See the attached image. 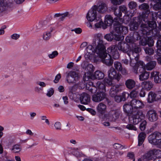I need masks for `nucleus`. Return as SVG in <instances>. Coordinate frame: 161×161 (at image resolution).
<instances>
[{
  "label": "nucleus",
  "instance_id": "48",
  "mask_svg": "<svg viewBox=\"0 0 161 161\" xmlns=\"http://www.w3.org/2000/svg\"><path fill=\"white\" fill-rule=\"evenodd\" d=\"M153 8L155 10H158L161 9V2L157 3L153 6Z\"/></svg>",
  "mask_w": 161,
  "mask_h": 161
},
{
  "label": "nucleus",
  "instance_id": "20",
  "mask_svg": "<svg viewBox=\"0 0 161 161\" xmlns=\"http://www.w3.org/2000/svg\"><path fill=\"white\" fill-rule=\"evenodd\" d=\"M139 71L141 73L139 75V79L140 80H145L149 78L150 72L147 71L144 68H140Z\"/></svg>",
  "mask_w": 161,
  "mask_h": 161
},
{
  "label": "nucleus",
  "instance_id": "44",
  "mask_svg": "<svg viewBox=\"0 0 161 161\" xmlns=\"http://www.w3.org/2000/svg\"><path fill=\"white\" fill-rule=\"evenodd\" d=\"M114 148L116 149H122L124 148H126V147L125 145L118 143H115L113 145Z\"/></svg>",
  "mask_w": 161,
  "mask_h": 161
},
{
  "label": "nucleus",
  "instance_id": "52",
  "mask_svg": "<svg viewBox=\"0 0 161 161\" xmlns=\"http://www.w3.org/2000/svg\"><path fill=\"white\" fill-rule=\"evenodd\" d=\"M128 6L131 9H134L137 6V4L136 2L134 1H131L130 2Z\"/></svg>",
  "mask_w": 161,
  "mask_h": 161
},
{
  "label": "nucleus",
  "instance_id": "6",
  "mask_svg": "<svg viewBox=\"0 0 161 161\" xmlns=\"http://www.w3.org/2000/svg\"><path fill=\"white\" fill-rule=\"evenodd\" d=\"M139 8L141 10H144L142 12V15H139L143 19V21H145L146 19L149 18L151 15L152 16V18H153V14H151L150 10L149 9V6L146 3H143L140 5L139 7Z\"/></svg>",
  "mask_w": 161,
  "mask_h": 161
},
{
  "label": "nucleus",
  "instance_id": "45",
  "mask_svg": "<svg viewBox=\"0 0 161 161\" xmlns=\"http://www.w3.org/2000/svg\"><path fill=\"white\" fill-rule=\"evenodd\" d=\"M51 35L50 31L45 32L43 34V38L46 41L48 40L51 37Z\"/></svg>",
  "mask_w": 161,
  "mask_h": 161
},
{
  "label": "nucleus",
  "instance_id": "60",
  "mask_svg": "<svg viewBox=\"0 0 161 161\" xmlns=\"http://www.w3.org/2000/svg\"><path fill=\"white\" fill-rule=\"evenodd\" d=\"M54 90L53 88H50L48 91L47 95L48 97H51L54 93Z\"/></svg>",
  "mask_w": 161,
  "mask_h": 161
},
{
  "label": "nucleus",
  "instance_id": "7",
  "mask_svg": "<svg viewBox=\"0 0 161 161\" xmlns=\"http://www.w3.org/2000/svg\"><path fill=\"white\" fill-rule=\"evenodd\" d=\"M114 33L117 34L116 35L122 36L121 34H126L128 31V28L123 25L119 22L115 21L114 24Z\"/></svg>",
  "mask_w": 161,
  "mask_h": 161
},
{
  "label": "nucleus",
  "instance_id": "18",
  "mask_svg": "<svg viewBox=\"0 0 161 161\" xmlns=\"http://www.w3.org/2000/svg\"><path fill=\"white\" fill-rule=\"evenodd\" d=\"M108 76L109 78L115 79L119 81L121 77L120 74H117L114 69L111 68L108 71Z\"/></svg>",
  "mask_w": 161,
  "mask_h": 161
},
{
  "label": "nucleus",
  "instance_id": "53",
  "mask_svg": "<svg viewBox=\"0 0 161 161\" xmlns=\"http://www.w3.org/2000/svg\"><path fill=\"white\" fill-rule=\"evenodd\" d=\"M120 96L121 100L124 101L126 100V98L129 97V94L127 92H124L122 93V95Z\"/></svg>",
  "mask_w": 161,
  "mask_h": 161
},
{
  "label": "nucleus",
  "instance_id": "30",
  "mask_svg": "<svg viewBox=\"0 0 161 161\" xmlns=\"http://www.w3.org/2000/svg\"><path fill=\"white\" fill-rule=\"evenodd\" d=\"M147 100L148 103H152L156 101L157 99L156 95V93L154 92H150L148 95Z\"/></svg>",
  "mask_w": 161,
  "mask_h": 161
},
{
  "label": "nucleus",
  "instance_id": "39",
  "mask_svg": "<svg viewBox=\"0 0 161 161\" xmlns=\"http://www.w3.org/2000/svg\"><path fill=\"white\" fill-rule=\"evenodd\" d=\"M22 149L21 146L18 144L14 145L12 148L11 150L12 152L14 153H18L20 152Z\"/></svg>",
  "mask_w": 161,
  "mask_h": 161
},
{
  "label": "nucleus",
  "instance_id": "41",
  "mask_svg": "<svg viewBox=\"0 0 161 161\" xmlns=\"http://www.w3.org/2000/svg\"><path fill=\"white\" fill-rule=\"evenodd\" d=\"M132 37L134 43H135L136 41H137L141 39V36L138 32L136 31L134 32Z\"/></svg>",
  "mask_w": 161,
  "mask_h": 161
},
{
  "label": "nucleus",
  "instance_id": "24",
  "mask_svg": "<svg viewBox=\"0 0 161 161\" xmlns=\"http://www.w3.org/2000/svg\"><path fill=\"white\" fill-rule=\"evenodd\" d=\"M93 7H96V10L101 13L106 12L107 10V6L106 4L103 2H100L98 5H94Z\"/></svg>",
  "mask_w": 161,
  "mask_h": 161
},
{
  "label": "nucleus",
  "instance_id": "40",
  "mask_svg": "<svg viewBox=\"0 0 161 161\" xmlns=\"http://www.w3.org/2000/svg\"><path fill=\"white\" fill-rule=\"evenodd\" d=\"M131 60V61L130 62V66L132 67L133 69V72L134 73H135L136 74H138V66L136 65L135 64V63H133L132 62V59Z\"/></svg>",
  "mask_w": 161,
  "mask_h": 161
},
{
  "label": "nucleus",
  "instance_id": "56",
  "mask_svg": "<svg viewBox=\"0 0 161 161\" xmlns=\"http://www.w3.org/2000/svg\"><path fill=\"white\" fill-rule=\"evenodd\" d=\"M126 128L130 130H136V127L134 126L133 125L130 124L127 125L126 126Z\"/></svg>",
  "mask_w": 161,
  "mask_h": 161
},
{
  "label": "nucleus",
  "instance_id": "23",
  "mask_svg": "<svg viewBox=\"0 0 161 161\" xmlns=\"http://www.w3.org/2000/svg\"><path fill=\"white\" fill-rule=\"evenodd\" d=\"M120 85H115L113 86L110 89L109 94L111 97H114L121 90Z\"/></svg>",
  "mask_w": 161,
  "mask_h": 161
},
{
  "label": "nucleus",
  "instance_id": "32",
  "mask_svg": "<svg viewBox=\"0 0 161 161\" xmlns=\"http://www.w3.org/2000/svg\"><path fill=\"white\" fill-rule=\"evenodd\" d=\"M97 34L95 36V39H94L93 41V42L92 43V45L89 46L86 48V50L87 53H88L89 54L91 55L93 53V51L95 50V48L97 45H97L96 46H93V43L94 41H96L97 40L96 37L97 36Z\"/></svg>",
  "mask_w": 161,
  "mask_h": 161
},
{
  "label": "nucleus",
  "instance_id": "1",
  "mask_svg": "<svg viewBox=\"0 0 161 161\" xmlns=\"http://www.w3.org/2000/svg\"><path fill=\"white\" fill-rule=\"evenodd\" d=\"M96 41L93 42V45H97L95 48V53L102 58L103 62L108 66L112 65L113 60L110 54L106 53L104 42L103 40V36L101 34H97Z\"/></svg>",
  "mask_w": 161,
  "mask_h": 161
},
{
  "label": "nucleus",
  "instance_id": "49",
  "mask_svg": "<svg viewBox=\"0 0 161 161\" xmlns=\"http://www.w3.org/2000/svg\"><path fill=\"white\" fill-rule=\"evenodd\" d=\"M147 124L146 121L145 120L143 121L140 124V129L142 131H143L145 129Z\"/></svg>",
  "mask_w": 161,
  "mask_h": 161
},
{
  "label": "nucleus",
  "instance_id": "27",
  "mask_svg": "<svg viewBox=\"0 0 161 161\" xmlns=\"http://www.w3.org/2000/svg\"><path fill=\"white\" fill-rule=\"evenodd\" d=\"M118 17L114 18L113 20V18L112 16L109 15H107L105 16V19L104 21V25L106 26H110L112 25L113 22L115 20H118Z\"/></svg>",
  "mask_w": 161,
  "mask_h": 161
},
{
  "label": "nucleus",
  "instance_id": "10",
  "mask_svg": "<svg viewBox=\"0 0 161 161\" xmlns=\"http://www.w3.org/2000/svg\"><path fill=\"white\" fill-rule=\"evenodd\" d=\"M144 117L142 112V111H138L136 114L130 117L129 120L130 123L136 125L143 119Z\"/></svg>",
  "mask_w": 161,
  "mask_h": 161
},
{
  "label": "nucleus",
  "instance_id": "64",
  "mask_svg": "<svg viewBox=\"0 0 161 161\" xmlns=\"http://www.w3.org/2000/svg\"><path fill=\"white\" fill-rule=\"evenodd\" d=\"M20 36L19 35L17 34H14L11 36V38L13 39L17 40Z\"/></svg>",
  "mask_w": 161,
  "mask_h": 161
},
{
  "label": "nucleus",
  "instance_id": "28",
  "mask_svg": "<svg viewBox=\"0 0 161 161\" xmlns=\"http://www.w3.org/2000/svg\"><path fill=\"white\" fill-rule=\"evenodd\" d=\"M127 11V8L124 5L120 6L119 7V9L117 11H115L114 14L118 18H119L122 16V12L126 13Z\"/></svg>",
  "mask_w": 161,
  "mask_h": 161
},
{
  "label": "nucleus",
  "instance_id": "14",
  "mask_svg": "<svg viewBox=\"0 0 161 161\" xmlns=\"http://www.w3.org/2000/svg\"><path fill=\"white\" fill-rule=\"evenodd\" d=\"M104 38L108 41H112L114 39L117 41H119L124 39L123 36L116 35L114 31H112L110 33L104 36Z\"/></svg>",
  "mask_w": 161,
  "mask_h": 161
},
{
  "label": "nucleus",
  "instance_id": "17",
  "mask_svg": "<svg viewBox=\"0 0 161 161\" xmlns=\"http://www.w3.org/2000/svg\"><path fill=\"white\" fill-rule=\"evenodd\" d=\"M13 0H0V13L4 11L7 7L13 6Z\"/></svg>",
  "mask_w": 161,
  "mask_h": 161
},
{
  "label": "nucleus",
  "instance_id": "19",
  "mask_svg": "<svg viewBox=\"0 0 161 161\" xmlns=\"http://www.w3.org/2000/svg\"><path fill=\"white\" fill-rule=\"evenodd\" d=\"M106 96V93L103 92H98L92 96V100L95 102H98L104 99Z\"/></svg>",
  "mask_w": 161,
  "mask_h": 161
},
{
  "label": "nucleus",
  "instance_id": "33",
  "mask_svg": "<svg viewBox=\"0 0 161 161\" xmlns=\"http://www.w3.org/2000/svg\"><path fill=\"white\" fill-rule=\"evenodd\" d=\"M106 109V105L102 103H99L97 107V112L102 114L104 113Z\"/></svg>",
  "mask_w": 161,
  "mask_h": 161
},
{
  "label": "nucleus",
  "instance_id": "29",
  "mask_svg": "<svg viewBox=\"0 0 161 161\" xmlns=\"http://www.w3.org/2000/svg\"><path fill=\"white\" fill-rule=\"evenodd\" d=\"M136 83L135 81L132 79H128L125 82L126 87L129 90H131L135 86Z\"/></svg>",
  "mask_w": 161,
  "mask_h": 161
},
{
  "label": "nucleus",
  "instance_id": "54",
  "mask_svg": "<svg viewBox=\"0 0 161 161\" xmlns=\"http://www.w3.org/2000/svg\"><path fill=\"white\" fill-rule=\"evenodd\" d=\"M114 79L113 78H106L104 80V82L105 83L108 84L109 86H111L112 84V80Z\"/></svg>",
  "mask_w": 161,
  "mask_h": 161
},
{
  "label": "nucleus",
  "instance_id": "51",
  "mask_svg": "<svg viewBox=\"0 0 161 161\" xmlns=\"http://www.w3.org/2000/svg\"><path fill=\"white\" fill-rule=\"evenodd\" d=\"M86 69L90 73H91L94 71V67L93 65L91 64H89L87 65L86 67Z\"/></svg>",
  "mask_w": 161,
  "mask_h": 161
},
{
  "label": "nucleus",
  "instance_id": "22",
  "mask_svg": "<svg viewBox=\"0 0 161 161\" xmlns=\"http://www.w3.org/2000/svg\"><path fill=\"white\" fill-rule=\"evenodd\" d=\"M120 114V111L119 110H112L109 113L108 119L110 121H115L119 118Z\"/></svg>",
  "mask_w": 161,
  "mask_h": 161
},
{
  "label": "nucleus",
  "instance_id": "55",
  "mask_svg": "<svg viewBox=\"0 0 161 161\" xmlns=\"http://www.w3.org/2000/svg\"><path fill=\"white\" fill-rule=\"evenodd\" d=\"M58 54V53L57 51H54L51 54H49L48 55V57L50 58H53L56 56H57Z\"/></svg>",
  "mask_w": 161,
  "mask_h": 161
},
{
  "label": "nucleus",
  "instance_id": "5",
  "mask_svg": "<svg viewBox=\"0 0 161 161\" xmlns=\"http://www.w3.org/2000/svg\"><path fill=\"white\" fill-rule=\"evenodd\" d=\"M161 156V151L159 149H153L146 153L142 157L144 161H148L153 159L155 157Z\"/></svg>",
  "mask_w": 161,
  "mask_h": 161
},
{
  "label": "nucleus",
  "instance_id": "9",
  "mask_svg": "<svg viewBox=\"0 0 161 161\" xmlns=\"http://www.w3.org/2000/svg\"><path fill=\"white\" fill-rule=\"evenodd\" d=\"M146 60L147 61L149 62L146 64H145L143 62H141L140 64L145 69L148 70H151L153 69L156 67L157 64V62L155 61H151V57L147 56L146 57Z\"/></svg>",
  "mask_w": 161,
  "mask_h": 161
},
{
  "label": "nucleus",
  "instance_id": "42",
  "mask_svg": "<svg viewBox=\"0 0 161 161\" xmlns=\"http://www.w3.org/2000/svg\"><path fill=\"white\" fill-rule=\"evenodd\" d=\"M154 42L153 39L151 38H148L147 41L146 42H143L142 43V44L143 46L147 44L148 46L152 47L154 45Z\"/></svg>",
  "mask_w": 161,
  "mask_h": 161
},
{
  "label": "nucleus",
  "instance_id": "38",
  "mask_svg": "<svg viewBox=\"0 0 161 161\" xmlns=\"http://www.w3.org/2000/svg\"><path fill=\"white\" fill-rule=\"evenodd\" d=\"M94 76L96 79L98 80H101L104 78V73L102 72L99 70H97L95 72Z\"/></svg>",
  "mask_w": 161,
  "mask_h": 161
},
{
  "label": "nucleus",
  "instance_id": "4",
  "mask_svg": "<svg viewBox=\"0 0 161 161\" xmlns=\"http://www.w3.org/2000/svg\"><path fill=\"white\" fill-rule=\"evenodd\" d=\"M93 83L92 82H89V83H86V89L88 90L92 93L96 92L97 89L99 90V92H103L105 93L106 91L105 86V85L98 81L97 83V88L94 86H93Z\"/></svg>",
  "mask_w": 161,
  "mask_h": 161
},
{
  "label": "nucleus",
  "instance_id": "2",
  "mask_svg": "<svg viewBox=\"0 0 161 161\" xmlns=\"http://www.w3.org/2000/svg\"><path fill=\"white\" fill-rule=\"evenodd\" d=\"M117 48L124 53H127L130 59H135L137 62L138 53L141 51V48L135 43L128 44L127 43L120 42L116 45Z\"/></svg>",
  "mask_w": 161,
  "mask_h": 161
},
{
  "label": "nucleus",
  "instance_id": "62",
  "mask_svg": "<svg viewBox=\"0 0 161 161\" xmlns=\"http://www.w3.org/2000/svg\"><path fill=\"white\" fill-rule=\"evenodd\" d=\"M72 31H75V33L77 34H80L82 32V30L80 28H75L71 30Z\"/></svg>",
  "mask_w": 161,
  "mask_h": 161
},
{
  "label": "nucleus",
  "instance_id": "16",
  "mask_svg": "<svg viewBox=\"0 0 161 161\" xmlns=\"http://www.w3.org/2000/svg\"><path fill=\"white\" fill-rule=\"evenodd\" d=\"M142 21L143 19L140 16H138L137 17H134L133 21L131 23L130 25V29L132 31L137 30L139 24L142 23Z\"/></svg>",
  "mask_w": 161,
  "mask_h": 161
},
{
  "label": "nucleus",
  "instance_id": "43",
  "mask_svg": "<svg viewBox=\"0 0 161 161\" xmlns=\"http://www.w3.org/2000/svg\"><path fill=\"white\" fill-rule=\"evenodd\" d=\"M114 66L115 69L118 71H120L122 69V65L121 63L118 61H115L114 63Z\"/></svg>",
  "mask_w": 161,
  "mask_h": 161
},
{
  "label": "nucleus",
  "instance_id": "31",
  "mask_svg": "<svg viewBox=\"0 0 161 161\" xmlns=\"http://www.w3.org/2000/svg\"><path fill=\"white\" fill-rule=\"evenodd\" d=\"M141 86L146 90L149 91L153 87V84L151 81H144L142 83Z\"/></svg>",
  "mask_w": 161,
  "mask_h": 161
},
{
  "label": "nucleus",
  "instance_id": "63",
  "mask_svg": "<svg viewBox=\"0 0 161 161\" xmlns=\"http://www.w3.org/2000/svg\"><path fill=\"white\" fill-rule=\"evenodd\" d=\"M127 157H129V158L131 159H135L134 155L133 152H129L128 153Z\"/></svg>",
  "mask_w": 161,
  "mask_h": 161
},
{
  "label": "nucleus",
  "instance_id": "12",
  "mask_svg": "<svg viewBox=\"0 0 161 161\" xmlns=\"http://www.w3.org/2000/svg\"><path fill=\"white\" fill-rule=\"evenodd\" d=\"M97 12L96 10V7H93L87 13L86 18L90 22H92L94 20L96 21H98L100 19V17H97Z\"/></svg>",
  "mask_w": 161,
  "mask_h": 161
},
{
  "label": "nucleus",
  "instance_id": "11",
  "mask_svg": "<svg viewBox=\"0 0 161 161\" xmlns=\"http://www.w3.org/2000/svg\"><path fill=\"white\" fill-rule=\"evenodd\" d=\"M107 51L114 59H118L119 58L120 54L116 45L110 46L107 48Z\"/></svg>",
  "mask_w": 161,
  "mask_h": 161
},
{
  "label": "nucleus",
  "instance_id": "21",
  "mask_svg": "<svg viewBox=\"0 0 161 161\" xmlns=\"http://www.w3.org/2000/svg\"><path fill=\"white\" fill-rule=\"evenodd\" d=\"M147 116L148 120L151 122L155 121L158 119L156 111L153 109H151L147 112Z\"/></svg>",
  "mask_w": 161,
  "mask_h": 161
},
{
  "label": "nucleus",
  "instance_id": "26",
  "mask_svg": "<svg viewBox=\"0 0 161 161\" xmlns=\"http://www.w3.org/2000/svg\"><path fill=\"white\" fill-rule=\"evenodd\" d=\"M80 100L82 104H87L90 101V97L89 95L86 93H82L80 95Z\"/></svg>",
  "mask_w": 161,
  "mask_h": 161
},
{
  "label": "nucleus",
  "instance_id": "61",
  "mask_svg": "<svg viewBox=\"0 0 161 161\" xmlns=\"http://www.w3.org/2000/svg\"><path fill=\"white\" fill-rule=\"evenodd\" d=\"M61 77V75L60 74H58L57 75L55 76L54 80V82L55 83H57L60 79Z\"/></svg>",
  "mask_w": 161,
  "mask_h": 161
},
{
  "label": "nucleus",
  "instance_id": "15",
  "mask_svg": "<svg viewBox=\"0 0 161 161\" xmlns=\"http://www.w3.org/2000/svg\"><path fill=\"white\" fill-rule=\"evenodd\" d=\"M130 102L135 112L138 109L143 108L145 106L142 101L136 99H132Z\"/></svg>",
  "mask_w": 161,
  "mask_h": 161
},
{
  "label": "nucleus",
  "instance_id": "59",
  "mask_svg": "<svg viewBox=\"0 0 161 161\" xmlns=\"http://www.w3.org/2000/svg\"><path fill=\"white\" fill-rule=\"evenodd\" d=\"M69 15V13L68 12H66L65 13L62 14L61 15V16L60 17V19L61 20H63L66 17H68Z\"/></svg>",
  "mask_w": 161,
  "mask_h": 161
},
{
  "label": "nucleus",
  "instance_id": "47",
  "mask_svg": "<svg viewBox=\"0 0 161 161\" xmlns=\"http://www.w3.org/2000/svg\"><path fill=\"white\" fill-rule=\"evenodd\" d=\"M139 92L136 90H133L130 93L131 97H136L138 96Z\"/></svg>",
  "mask_w": 161,
  "mask_h": 161
},
{
  "label": "nucleus",
  "instance_id": "8",
  "mask_svg": "<svg viewBox=\"0 0 161 161\" xmlns=\"http://www.w3.org/2000/svg\"><path fill=\"white\" fill-rule=\"evenodd\" d=\"M66 80L69 83H73L77 81L79 78V74L74 71L66 72Z\"/></svg>",
  "mask_w": 161,
  "mask_h": 161
},
{
  "label": "nucleus",
  "instance_id": "36",
  "mask_svg": "<svg viewBox=\"0 0 161 161\" xmlns=\"http://www.w3.org/2000/svg\"><path fill=\"white\" fill-rule=\"evenodd\" d=\"M111 2L114 6H112L111 8L114 10V13L115 11H117V5L120 4L124 0H110Z\"/></svg>",
  "mask_w": 161,
  "mask_h": 161
},
{
  "label": "nucleus",
  "instance_id": "57",
  "mask_svg": "<svg viewBox=\"0 0 161 161\" xmlns=\"http://www.w3.org/2000/svg\"><path fill=\"white\" fill-rule=\"evenodd\" d=\"M125 40L126 42L127 43H130V44H132V43H134L132 36H127L126 37Z\"/></svg>",
  "mask_w": 161,
  "mask_h": 161
},
{
  "label": "nucleus",
  "instance_id": "13",
  "mask_svg": "<svg viewBox=\"0 0 161 161\" xmlns=\"http://www.w3.org/2000/svg\"><path fill=\"white\" fill-rule=\"evenodd\" d=\"M148 140L149 143L153 145L161 140V133L155 131L148 136Z\"/></svg>",
  "mask_w": 161,
  "mask_h": 161
},
{
  "label": "nucleus",
  "instance_id": "34",
  "mask_svg": "<svg viewBox=\"0 0 161 161\" xmlns=\"http://www.w3.org/2000/svg\"><path fill=\"white\" fill-rule=\"evenodd\" d=\"M160 77V75H159V73L158 72H152L151 74V77L154 78V80L156 83H161Z\"/></svg>",
  "mask_w": 161,
  "mask_h": 161
},
{
  "label": "nucleus",
  "instance_id": "3",
  "mask_svg": "<svg viewBox=\"0 0 161 161\" xmlns=\"http://www.w3.org/2000/svg\"><path fill=\"white\" fill-rule=\"evenodd\" d=\"M151 19L148 18L146 19L145 23H142L141 25L140 30L139 31L144 37L147 36L150 37L159 36V31L158 29L156 23L154 21H150Z\"/></svg>",
  "mask_w": 161,
  "mask_h": 161
},
{
  "label": "nucleus",
  "instance_id": "25",
  "mask_svg": "<svg viewBox=\"0 0 161 161\" xmlns=\"http://www.w3.org/2000/svg\"><path fill=\"white\" fill-rule=\"evenodd\" d=\"M123 108L124 112L127 114L128 116H130L135 112L133 107L130 105V104L128 103L125 104L123 105Z\"/></svg>",
  "mask_w": 161,
  "mask_h": 161
},
{
  "label": "nucleus",
  "instance_id": "58",
  "mask_svg": "<svg viewBox=\"0 0 161 161\" xmlns=\"http://www.w3.org/2000/svg\"><path fill=\"white\" fill-rule=\"evenodd\" d=\"M54 127L57 130H61V124L59 122H56L54 124Z\"/></svg>",
  "mask_w": 161,
  "mask_h": 161
},
{
  "label": "nucleus",
  "instance_id": "50",
  "mask_svg": "<svg viewBox=\"0 0 161 161\" xmlns=\"http://www.w3.org/2000/svg\"><path fill=\"white\" fill-rule=\"evenodd\" d=\"M98 21H99V22L95 24V26L97 28H101L102 26L104 27V24L102 21L100 17Z\"/></svg>",
  "mask_w": 161,
  "mask_h": 161
},
{
  "label": "nucleus",
  "instance_id": "46",
  "mask_svg": "<svg viewBox=\"0 0 161 161\" xmlns=\"http://www.w3.org/2000/svg\"><path fill=\"white\" fill-rule=\"evenodd\" d=\"M47 25V22L46 20L41 21L36 26L37 29H40L42 27H45Z\"/></svg>",
  "mask_w": 161,
  "mask_h": 161
},
{
  "label": "nucleus",
  "instance_id": "37",
  "mask_svg": "<svg viewBox=\"0 0 161 161\" xmlns=\"http://www.w3.org/2000/svg\"><path fill=\"white\" fill-rule=\"evenodd\" d=\"M152 47L145 46L143 48L146 54L149 55H153L154 53V50Z\"/></svg>",
  "mask_w": 161,
  "mask_h": 161
},
{
  "label": "nucleus",
  "instance_id": "35",
  "mask_svg": "<svg viewBox=\"0 0 161 161\" xmlns=\"http://www.w3.org/2000/svg\"><path fill=\"white\" fill-rule=\"evenodd\" d=\"M146 135L144 132L140 133L138 136V146H141L143 142L146 137Z\"/></svg>",
  "mask_w": 161,
  "mask_h": 161
}]
</instances>
